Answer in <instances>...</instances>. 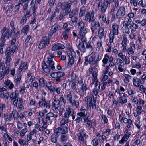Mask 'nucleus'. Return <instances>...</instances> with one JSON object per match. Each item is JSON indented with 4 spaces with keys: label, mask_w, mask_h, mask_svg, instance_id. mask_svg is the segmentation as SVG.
Segmentation results:
<instances>
[{
    "label": "nucleus",
    "mask_w": 146,
    "mask_h": 146,
    "mask_svg": "<svg viewBox=\"0 0 146 146\" xmlns=\"http://www.w3.org/2000/svg\"><path fill=\"white\" fill-rule=\"evenodd\" d=\"M96 101L95 97H93V102H92V98L91 96H88L86 97L85 99V101L86 104L87 105V108L90 109L92 108L93 110H95L96 107Z\"/></svg>",
    "instance_id": "nucleus-1"
},
{
    "label": "nucleus",
    "mask_w": 146,
    "mask_h": 146,
    "mask_svg": "<svg viewBox=\"0 0 146 146\" xmlns=\"http://www.w3.org/2000/svg\"><path fill=\"white\" fill-rule=\"evenodd\" d=\"M112 30L110 31L109 34V39L111 42L114 40L115 38V36L118 34L119 28V25L116 23H113L112 24Z\"/></svg>",
    "instance_id": "nucleus-2"
},
{
    "label": "nucleus",
    "mask_w": 146,
    "mask_h": 146,
    "mask_svg": "<svg viewBox=\"0 0 146 146\" xmlns=\"http://www.w3.org/2000/svg\"><path fill=\"white\" fill-rule=\"evenodd\" d=\"M66 100L68 101L72 105H73L74 104L76 108H78L79 106L78 101H76L74 99V97L75 98L77 97L76 95H74V92L72 91H70L69 94L66 95Z\"/></svg>",
    "instance_id": "nucleus-3"
},
{
    "label": "nucleus",
    "mask_w": 146,
    "mask_h": 146,
    "mask_svg": "<svg viewBox=\"0 0 146 146\" xmlns=\"http://www.w3.org/2000/svg\"><path fill=\"white\" fill-rule=\"evenodd\" d=\"M126 9L124 6H120L117 10L116 16L118 19L123 18L126 14Z\"/></svg>",
    "instance_id": "nucleus-4"
},
{
    "label": "nucleus",
    "mask_w": 146,
    "mask_h": 146,
    "mask_svg": "<svg viewBox=\"0 0 146 146\" xmlns=\"http://www.w3.org/2000/svg\"><path fill=\"white\" fill-rule=\"evenodd\" d=\"M65 73L63 72H52L50 74L51 76L55 79L56 81L59 82L61 81L60 78L65 75Z\"/></svg>",
    "instance_id": "nucleus-5"
},
{
    "label": "nucleus",
    "mask_w": 146,
    "mask_h": 146,
    "mask_svg": "<svg viewBox=\"0 0 146 146\" xmlns=\"http://www.w3.org/2000/svg\"><path fill=\"white\" fill-rule=\"evenodd\" d=\"M19 96V92L17 90L15 92H12L10 95V99L13 100V104L15 107H17Z\"/></svg>",
    "instance_id": "nucleus-6"
},
{
    "label": "nucleus",
    "mask_w": 146,
    "mask_h": 146,
    "mask_svg": "<svg viewBox=\"0 0 146 146\" xmlns=\"http://www.w3.org/2000/svg\"><path fill=\"white\" fill-rule=\"evenodd\" d=\"M131 135V132H129V130L126 129L125 130L124 135L121 140L119 141V143L120 144H123L125 142L127 141Z\"/></svg>",
    "instance_id": "nucleus-7"
},
{
    "label": "nucleus",
    "mask_w": 146,
    "mask_h": 146,
    "mask_svg": "<svg viewBox=\"0 0 146 146\" xmlns=\"http://www.w3.org/2000/svg\"><path fill=\"white\" fill-rule=\"evenodd\" d=\"M28 66V65L27 62L22 60L21 61L19 68L17 70L19 74L22 72H25L27 69Z\"/></svg>",
    "instance_id": "nucleus-8"
},
{
    "label": "nucleus",
    "mask_w": 146,
    "mask_h": 146,
    "mask_svg": "<svg viewBox=\"0 0 146 146\" xmlns=\"http://www.w3.org/2000/svg\"><path fill=\"white\" fill-rule=\"evenodd\" d=\"M77 135L78 139L80 143H83L88 137V135L85 133H82L81 131H78Z\"/></svg>",
    "instance_id": "nucleus-9"
},
{
    "label": "nucleus",
    "mask_w": 146,
    "mask_h": 146,
    "mask_svg": "<svg viewBox=\"0 0 146 146\" xmlns=\"http://www.w3.org/2000/svg\"><path fill=\"white\" fill-rule=\"evenodd\" d=\"M136 49L135 45L133 42H131L127 48V54L129 55L133 54Z\"/></svg>",
    "instance_id": "nucleus-10"
},
{
    "label": "nucleus",
    "mask_w": 146,
    "mask_h": 146,
    "mask_svg": "<svg viewBox=\"0 0 146 146\" xmlns=\"http://www.w3.org/2000/svg\"><path fill=\"white\" fill-rule=\"evenodd\" d=\"M18 113L15 109H13L12 112L10 113L8 117V120L11 121L13 120V117L14 120H15L18 117Z\"/></svg>",
    "instance_id": "nucleus-11"
},
{
    "label": "nucleus",
    "mask_w": 146,
    "mask_h": 146,
    "mask_svg": "<svg viewBox=\"0 0 146 146\" xmlns=\"http://www.w3.org/2000/svg\"><path fill=\"white\" fill-rule=\"evenodd\" d=\"M87 89L86 84V83L84 82L78 89L79 94L81 96H83L84 94L86 93V90Z\"/></svg>",
    "instance_id": "nucleus-12"
},
{
    "label": "nucleus",
    "mask_w": 146,
    "mask_h": 146,
    "mask_svg": "<svg viewBox=\"0 0 146 146\" xmlns=\"http://www.w3.org/2000/svg\"><path fill=\"white\" fill-rule=\"evenodd\" d=\"M87 31L86 28L79 29V34L81 37V40L83 42H85L87 40L85 37V35L87 33Z\"/></svg>",
    "instance_id": "nucleus-13"
},
{
    "label": "nucleus",
    "mask_w": 146,
    "mask_h": 146,
    "mask_svg": "<svg viewBox=\"0 0 146 146\" xmlns=\"http://www.w3.org/2000/svg\"><path fill=\"white\" fill-rule=\"evenodd\" d=\"M68 128L66 127H60L55 129L54 132L55 133H60L62 134H65L68 132Z\"/></svg>",
    "instance_id": "nucleus-14"
},
{
    "label": "nucleus",
    "mask_w": 146,
    "mask_h": 146,
    "mask_svg": "<svg viewBox=\"0 0 146 146\" xmlns=\"http://www.w3.org/2000/svg\"><path fill=\"white\" fill-rule=\"evenodd\" d=\"M94 14L93 12H87L85 16V20L86 21H88L89 23H90L94 20L93 18L94 17Z\"/></svg>",
    "instance_id": "nucleus-15"
},
{
    "label": "nucleus",
    "mask_w": 146,
    "mask_h": 146,
    "mask_svg": "<svg viewBox=\"0 0 146 146\" xmlns=\"http://www.w3.org/2000/svg\"><path fill=\"white\" fill-rule=\"evenodd\" d=\"M49 43L48 39L46 37H44L41 41L38 46V48L40 49H42Z\"/></svg>",
    "instance_id": "nucleus-16"
},
{
    "label": "nucleus",
    "mask_w": 146,
    "mask_h": 146,
    "mask_svg": "<svg viewBox=\"0 0 146 146\" xmlns=\"http://www.w3.org/2000/svg\"><path fill=\"white\" fill-rule=\"evenodd\" d=\"M94 79L92 84L94 85V89L99 90L100 89V83L98 81L97 77H96V75H95Z\"/></svg>",
    "instance_id": "nucleus-17"
},
{
    "label": "nucleus",
    "mask_w": 146,
    "mask_h": 146,
    "mask_svg": "<svg viewBox=\"0 0 146 146\" xmlns=\"http://www.w3.org/2000/svg\"><path fill=\"white\" fill-rule=\"evenodd\" d=\"M132 82L133 85L135 87H140V83L141 84H143L142 81L140 82V80L137 77L135 76L133 77L132 80Z\"/></svg>",
    "instance_id": "nucleus-18"
},
{
    "label": "nucleus",
    "mask_w": 146,
    "mask_h": 146,
    "mask_svg": "<svg viewBox=\"0 0 146 146\" xmlns=\"http://www.w3.org/2000/svg\"><path fill=\"white\" fill-rule=\"evenodd\" d=\"M65 48L64 46L60 43H57L54 44L52 48L53 51H56L59 49H63Z\"/></svg>",
    "instance_id": "nucleus-19"
},
{
    "label": "nucleus",
    "mask_w": 146,
    "mask_h": 146,
    "mask_svg": "<svg viewBox=\"0 0 146 146\" xmlns=\"http://www.w3.org/2000/svg\"><path fill=\"white\" fill-rule=\"evenodd\" d=\"M91 26L92 28H91V30L93 33L95 31L94 28L96 29L97 27L100 26V25L98 21L94 20L92 21Z\"/></svg>",
    "instance_id": "nucleus-20"
},
{
    "label": "nucleus",
    "mask_w": 146,
    "mask_h": 146,
    "mask_svg": "<svg viewBox=\"0 0 146 146\" xmlns=\"http://www.w3.org/2000/svg\"><path fill=\"white\" fill-rule=\"evenodd\" d=\"M65 109L66 111L64 113V116H67L68 117H69L70 115H72L73 113V110L71 108L70 106L69 105L66 106Z\"/></svg>",
    "instance_id": "nucleus-21"
},
{
    "label": "nucleus",
    "mask_w": 146,
    "mask_h": 146,
    "mask_svg": "<svg viewBox=\"0 0 146 146\" xmlns=\"http://www.w3.org/2000/svg\"><path fill=\"white\" fill-rule=\"evenodd\" d=\"M4 84L5 86L9 89H11L14 87V85L12 82L10 80L7 79L4 82Z\"/></svg>",
    "instance_id": "nucleus-22"
},
{
    "label": "nucleus",
    "mask_w": 146,
    "mask_h": 146,
    "mask_svg": "<svg viewBox=\"0 0 146 146\" xmlns=\"http://www.w3.org/2000/svg\"><path fill=\"white\" fill-rule=\"evenodd\" d=\"M47 63L49 65V66L50 68V69L52 71H54L55 69V67L54 66V62L53 60L52 59L48 58V60Z\"/></svg>",
    "instance_id": "nucleus-23"
},
{
    "label": "nucleus",
    "mask_w": 146,
    "mask_h": 146,
    "mask_svg": "<svg viewBox=\"0 0 146 146\" xmlns=\"http://www.w3.org/2000/svg\"><path fill=\"white\" fill-rule=\"evenodd\" d=\"M127 20L124 21L122 22V24L123 26H125L126 27H128L129 28L132 27L131 22L132 20L131 19H127Z\"/></svg>",
    "instance_id": "nucleus-24"
},
{
    "label": "nucleus",
    "mask_w": 146,
    "mask_h": 146,
    "mask_svg": "<svg viewBox=\"0 0 146 146\" xmlns=\"http://www.w3.org/2000/svg\"><path fill=\"white\" fill-rule=\"evenodd\" d=\"M10 47H9L7 48L5 51V54L6 55V60L9 62L11 59V56L12 55V53L10 52Z\"/></svg>",
    "instance_id": "nucleus-25"
},
{
    "label": "nucleus",
    "mask_w": 146,
    "mask_h": 146,
    "mask_svg": "<svg viewBox=\"0 0 146 146\" xmlns=\"http://www.w3.org/2000/svg\"><path fill=\"white\" fill-rule=\"evenodd\" d=\"M119 120L120 121H123L125 123H131V121L132 120L131 119H128L126 117H124L123 116L120 114L119 115Z\"/></svg>",
    "instance_id": "nucleus-26"
},
{
    "label": "nucleus",
    "mask_w": 146,
    "mask_h": 146,
    "mask_svg": "<svg viewBox=\"0 0 146 146\" xmlns=\"http://www.w3.org/2000/svg\"><path fill=\"white\" fill-rule=\"evenodd\" d=\"M35 3L36 0H32L30 4L31 8L32 9L34 14H36V7L35 5Z\"/></svg>",
    "instance_id": "nucleus-27"
},
{
    "label": "nucleus",
    "mask_w": 146,
    "mask_h": 146,
    "mask_svg": "<svg viewBox=\"0 0 146 146\" xmlns=\"http://www.w3.org/2000/svg\"><path fill=\"white\" fill-rule=\"evenodd\" d=\"M42 67L43 70L45 73L48 74H49L50 73V70L48 67L47 65L44 61L42 62Z\"/></svg>",
    "instance_id": "nucleus-28"
},
{
    "label": "nucleus",
    "mask_w": 146,
    "mask_h": 146,
    "mask_svg": "<svg viewBox=\"0 0 146 146\" xmlns=\"http://www.w3.org/2000/svg\"><path fill=\"white\" fill-rule=\"evenodd\" d=\"M123 95L120 96L119 98V103L123 104L127 102V95L123 93Z\"/></svg>",
    "instance_id": "nucleus-29"
},
{
    "label": "nucleus",
    "mask_w": 146,
    "mask_h": 146,
    "mask_svg": "<svg viewBox=\"0 0 146 146\" xmlns=\"http://www.w3.org/2000/svg\"><path fill=\"white\" fill-rule=\"evenodd\" d=\"M68 55L69 57L68 64L69 66L71 67L72 66L74 62V59L73 56H75L76 55H72V53H70L69 52L68 54Z\"/></svg>",
    "instance_id": "nucleus-30"
},
{
    "label": "nucleus",
    "mask_w": 146,
    "mask_h": 146,
    "mask_svg": "<svg viewBox=\"0 0 146 146\" xmlns=\"http://www.w3.org/2000/svg\"><path fill=\"white\" fill-rule=\"evenodd\" d=\"M58 27L59 25L57 24H55L53 25L50 31L49 35L50 36H52L53 34L57 30Z\"/></svg>",
    "instance_id": "nucleus-31"
},
{
    "label": "nucleus",
    "mask_w": 146,
    "mask_h": 146,
    "mask_svg": "<svg viewBox=\"0 0 146 146\" xmlns=\"http://www.w3.org/2000/svg\"><path fill=\"white\" fill-rule=\"evenodd\" d=\"M104 28L102 27H99L98 32V36L99 39H101L103 38L104 36Z\"/></svg>",
    "instance_id": "nucleus-32"
},
{
    "label": "nucleus",
    "mask_w": 146,
    "mask_h": 146,
    "mask_svg": "<svg viewBox=\"0 0 146 146\" xmlns=\"http://www.w3.org/2000/svg\"><path fill=\"white\" fill-rule=\"evenodd\" d=\"M80 112L78 113L77 115L80 117H85L86 116L85 113L86 111L85 108L83 106H82L80 109Z\"/></svg>",
    "instance_id": "nucleus-33"
},
{
    "label": "nucleus",
    "mask_w": 146,
    "mask_h": 146,
    "mask_svg": "<svg viewBox=\"0 0 146 146\" xmlns=\"http://www.w3.org/2000/svg\"><path fill=\"white\" fill-rule=\"evenodd\" d=\"M64 117L60 121V126L64 125L68 121L69 117L67 116H64Z\"/></svg>",
    "instance_id": "nucleus-34"
},
{
    "label": "nucleus",
    "mask_w": 146,
    "mask_h": 146,
    "mask_svg": "<svg viewBox=\"0 0 146 146\" xmlns=\"http://www.w3.org/2000/svg\"><path fill=\"white\" fill-rule=\"evenodd\" d=\"M60 105V101L58 100H54L52 103V106L55 110Z\"/></svg>",
    "instance_id": "nucleus-35"
},
{
    "label": "nucleus",
    "mask_w": 146,
    "mask_h": 146,
    "mask_svg": "<svg viewBox=\"0 0 146 146\" xmlns=\"http://www.w3.org/2000/svg\"><path fill=\"white\" fill-rule=\"evenodd\" d=\"M84 42L81 40V41L79 42L78 45V48L82 52H84L85 50V48L83 43Z\"/></svg>",
    "instance_id": "nucleus-36"
},
{
    "label": "nucleus",
    "mask_w": 146,
    "mask_h": 146,
    "mask_svg": "<svg viewBox=\"0 0 146 146\" xmlns=\"http://www.w3.org/2000/svg\"><path fill=\"white\" fill-rule=\"evenodd\" d=\"M140 117H135L134 118V123L136 127L138 129H139L140 128L141 125H140Z\"/></svg>",
    "instance_id": "nucleus-37"
},
{
    "label": "nucleus",
    "mask_w": 146,
    "mask_h": 146,
    "mask_svg": "<svg viewBox=\"0 0 146 146\" xmlns=\"http://www.w3.org/2000/svg\"><path fill=\"white\" fill-rule=\"evenodd\" d=\"M98 8L101 10L102 12L104 13L105 12L106 10L107 9V6L103 4L98 3Z\"/></svg>",
    "instance_id": "nucleus-38"
},
{
    "label": "nucleus",
    "mask_w": 146,
    "mask_h": 146,
    "mask_svg": "<svg viewBox=\"0 0 146 146\" xmlns=\"http://www.w3.org/2000/svg\"><path fill=\"white\" fill-rule=\"evenodd\" d=\"M71 4V1H68L66 3L65 7V12L68 13L70 11V8Z\"/></svg>",
    "instance_id": "nucleus-39"
},
{
    "label": "nucleus",
    "mask_w": 146,
    "mask_h": 146,
    "mask_svg": "<svg viewBox=\"0 0 146 146\" xmlns=\"http://www.w3.org/2000/svg\"><path fill=\"white\" fill-rule=\"evenodd\" d=\"M54 116V114L52 112H49L46 114V118L48 120L51 121L53 119Z\"/></svg>",
    "instance_id": "nucleus-40"
},
{
    "label": "nucleus",
    "mask_w": 146,
    "mask_h": 146,
    "mask_svg": "<svg viewBox=\"0 0 146 146\" xmlns=\"http://www.w3.org/2000/svg\"><path fill=\"white\" fill-rule=\"evenodd\" d=\"M29 25H25L21 31V32L24 35H26L29 31Z\"/></svg>",
    "instance_id": "nucleus-41"
},
{
    "label": "nucleus",
    "mask_w": 146,
    "mask_h": 146,
    "mask_svg": "<svg viewBox=\"0 0 146 146\" xmlns=\"http://www.w3.org/2000/svg\"><path fill=\"white\" fill-rule=\"evenodd\" d=\"M96 56L94 54L92 55L89 57L88 60V63L90 65H92L94 64V62L95 63Z\"/></svg>",
    "instance_id": "nucleus-42"
},
{
    "label": "nucleus",
    "mask_w": 146,
    "mask_h": 146,
    "mask_svg": "<svg viewBox=\"0 0 146 146\" xmlns=\"http://www.w3.org/2000/svg\"><path fill=\"white\" fill-rule=\"evenodd\" d=\"M66 47L68 49V53L69 52L70 53H72V55H76L75 52L71 48V47L69 43H67L66 44Z\"/></svg>",
    "instance_id": "nucleus-43"
},
{
    "label": "nucleus",
    "mask_w": 146,
    "mask_h": 146,
    "mask_svg": "<svg viewBox=\"0 0 146 146\" xmlns=\"http://www.w3.org/2000/svg\"><path fill=\"white\" fill-rule=\"evenodd\" d=\"M70 30V28H68L65 30L64 32H63L62 35L64 40H67L68 38L67 34L69 33Z\"/></svg>",
    "instance_id": "nucleus-44"
},
{
    "label": "nucleus",
    "mask_w": 146,
    "mask_h": 146,
    "mask_svg": "<svg viewBox=\"0 0 146 146\" xmlns=\"http://www.w3.org/2000/svg\"><path fill=\"white\" fill-rule=\"evenodd\" d=\"M125 78L123 80L125 83H127L129 82V80L131 79L132 77L129 75L124 74L123 75Z\"/></svg>",
    "instance_id": "nucleus-45"
},
{
    "label": "nucleus",
    "mask_w": 146,
    "mask_h": 146,
    "mask_svg": "<svg viewBox=\"0 0 146 146\" xmlns=\"http://www.w3.org/2000/svg\"><path fill=\"white\" fill-rule=\"evenodd\" d=\"M131 65L132 68H135L139 69L141 68V64L139 62H136L135 64L132 63Z\"/></svg>",
    "instance_id": "nucleus-46"
},
{
    "label": "nucleus",
    "mask_w": 146,
    "mask_h": 146,
    "mask_svg": "<svg viewBox=\"0 0 146 146\" xmlns=\"http://www.w3.org/2000/svg\"><path fill=\"white\" fill-rule=\"evenodd\" d=\"M46 101V98L42 96L41 100L38 102V106L39 107H43V105Z\"/></svg>",
    "instance_id": "nucleus-47"
},
{
    "label": "nucleus",
    "mask_w": 146,
    "mask_h": 146,
    "mask_svg": "<svg viewBox=\"0 0 146 146\" xmlns=\"http://www.w3.org/2000/svg\"><path fill=\"white\" fill-rule=\"evenodd\" d=\"M94 55H95L96 56L94 65L96 66H98V62L101 60L102 57L100 56V55L98 54L97 55H95L94 54Z\"/></svg>",
    "instance_id": "nucleus-48"
},
{
    "label": "nucleus",
    "mask_w": 146,
    "mask_h": 146,
    "mask_svg": "<svg viewBox=\"0 0 146 146\" xmlns=\"http://www.w3.org/2000/svg\"><path fill=\"white\" fill-rule=\"evenodd\" d=\"M57 133H55L52 134L51 136V140L52 142L55 143L57 141Z\"/></svg>",
    "instance_id": "nucleus-49"
},
{
    "label": "nucleus",
    "mask_w": 146,
    "mask_h": 146,
    "mask_svg": "<svg viewBox=\"0 0 146 146\" xmlns=\"http://www.w3.org/2000/svg\"><path fill=\"white\" fill-rule=\"evenodd\" d=\"M84 121L86 123V126L87 127L90 128L92 127V122L91 120L89 119L88 117L84 119Z\"/></svg>",
    "instance_id": "nucleus-50"
},
{
    "label": "nucleus",
    "mask_w": 146,
    "mask_h": 146,
    "mask_svg": "<svg viewBox=\"0 0 146 146\" xmlns=\"http://www.w3.org/2000/svg\"><path fill=\"white\" fill-rule=\"evenodd\" d=\"M76 84L75 81H71L69 83V86L72 89L76 90Z\"/></svg>",
    "instance_id": "nucleus-51"
},
{
    "label": "nucleus",
    "mask_w": 146,
    "mask_h": 146,
    "mask_svg": "<svg viewBox=\"0 0 146 146\" xmlns=\"http://www.w3.org/2000/svg\"><path fill=\"white\" fill-rule=\"evenodd\" d=\"M9 72V70H5L4 71H3L1 72L0 73V80H1L3 78L5 75L7 74Z\"/></svg>",
    "instance_id": "nucleus-52"
},
{
    "label": "nucleus",
    "mask_w": 146,
    "mask_h": 146,
    "mask_svg": "<svg viewBox=\"0 0 146 146\" xmlns=\"http://www.w3.org/2000/svg\"><path fill=\"white\" fill-rule=\"evenodd\" d=\"M78 8H76L73 9L69 13V17H73V16H74V15L78 13Z\"/></svg>",
    "instance_id": "nucleus-53"
},
{
    "label": "nucleus",
    "mask_w": 146,
    "mask_h": 146,
    "mask_svg": "<svg viewBox=\"0 0 146 146\" xmlns=\"http://www.w3.org/2000/svg\"><path fill=\"white\" fill-rule=\"evenodd\" d=\"M102 120L104 122V124H108V120L107 119V116L104 114H102L101 115Z\"/></svg>",
    "instance_id": "nucleus-54"
},
{
    "label": "nucleus",
    "mask_w": 146,
    "mask_h": 146,
    "mask_svg": "<svg viewBox=\"0 0 146 146\" xmlns=\"http://www.w3.org/2000/svg\"><path fill=\"white\" fill-rule=\"evenodd\" d=\"M28 129L27 128H25L22 129L20 133V136L21 137L24 136L26 133L28 131Z\"/></svg>",
    "instance_id": "nucleus-55"
},
{
    "label": "nucleus",
    "mask_w": 146,
    "mask_h": 146,
    "mask_svg": "<svg viewBox=\"0 0 146 146\" xmlns=\"http://www.w3.org/2000/svg\"><path fill=\"white\" fill-rule=\"evenodd\" d=\"M106 57L108 58V60L109 62L113 61L114 58L112 56H110L108 54H106L104 55V58H106Z\"/></svg>",
    "instance_id": "nucleus-56"
},
{
    "label": "nucleus",
    "mask_w": 146,
    "mask_h": 146,
    "mask_svg": "<svg viewBox=\"0 0 146 146\" xmlns=\"http://www.w3.org/2000/svg\"><path fill=\"white\" fill-rule=\"evenodd\" d=\"M3 136L4 139L6 140H8L10 141H11L12 140V138L9 136L7 133V131L3 134Z\"/></svg>",
    "instance_id": "nucleus-57"
},
{
    "label": "nucleus",
    "mask_w": 146,
    "mask_h": 146,
    "mask_svg": "<svg viewBox=\"0 0 146 146\" xmlns=\"http://www.w3.org/2000/svg\"><path fill=\"white\" fill-rule=\"evenodd\" d=\"M114 40H113L112 42H111L110 41V39H109V43L108 44V46L106 50V51L108 52H110L111 51V48L112 47V43H113Z\"/></svg>",
    "instance_id": "nucleus-58"
},
{
    "label": "nucleus",
    "mask_w": 146,
    "mask_h": 146,
    "mask_svg": "<svg viewBox=\"0 0 146 146\" xmlns=\"http://www.w3.org/2000/svg\"><path fill=\"white\" fill-rule=\"evenodd\" d=\"M78 28L79 29L85 28L84 23L82 21H80L77 23Z\"/></svg>",
    "instance_id": "nucleus-59"
},
{
    "label": "nucleus",
    "mask_w": 146,
    "mask_h": 146,
    "mask_svg": "<svg viewBox=\"0 0 146 146\" xmlns=\"http://www.w3.org/2000/svg\"><path fill=\"white\" fill-rule=\"evenodd\" d=\"M126 90H127V92L128 94L130 96H133L136 93L131 88H126Z\"/></svg>",
    "instance_id": "nucleus-60"
},
{
    "label": "nucleus",
    "mask_w": 146,
    "mask_h": 146,
    "mask_svg": "<svg viewBox=\"0 0 146 146\" xmlns=\"http://www.w3.org/2000/svg\"><path fill=\"white\" fill-rule=\"evenodd\" d=\"M45 81L43 78H41L39 80V86L41 87H43L45 84Z\"/></svg>",
    "instance_id": "nucleus-61"
},
{
    "label": "nucleus",
    "mask_w": 146,
    "mask_h": 146,
    "mask_svg": "<svg viewBox=\"0 0 146 146\" xmlns=\"http://www.w3.org/2000/svg\"><path fill=\"white\" fill-rule=\"evenodd\" d=\"M18 111H21L24 110V107L23 104H18L17 107Z\"/></svg>",
    "instance_id": "nucleus-62"
},
{
    "label": "nucleus",
    "mask_w": 146,
    "mask_h": 146,
    "mask_svg": "<svg viewBox=\"0 0 146 146\" xmlns=\"http://www.w3.org/2000/svg\"><path fill=\"white\" fill-rule=\"evenodd\" d=\"M85 13V7L83 6L80 9V12L79 14V17H82L84 16Z\"/></svg>",
    "instance_id": "nucleus-63"
},
{
    "label": "nucleus",
    "mask_w": 146,
    "mask_h": 146,
    "mask_svg": "<svg viewBox=\"0 0 146 146\" xmlns=\"http://www.w3.org/2000/svg\"><path fill=\"white\" fill-rule=\"evenodd\" d=\"M50 102L48 101H46L43 105V107H44L45 109H48L50 108Z\"/></svg>",
    "instance_id": "nucleus-64"
}]
</instances>
